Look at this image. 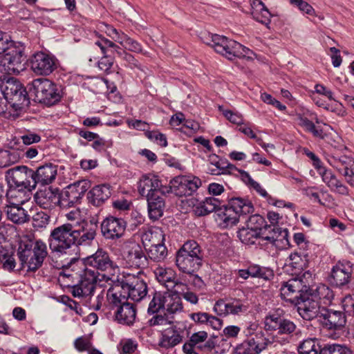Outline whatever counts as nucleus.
Returning a JSON list of instances; mask_svg holds the SVG:
<instances>
[{
  "label": "nucleus",
  "mask_w": 354,
  "mask_h": 354,
  "mask_svg": "<svg viewBox=\"0 0 354 354\" xmlns=\"http://www.w3.org/2000/svg\"><path fill=\"white\" fill-rule=\"evenodd\" d=\"M28 91L35 100L52 106L61 100V94L57 86L52 81L46 78H37L28 84Z\"/></svg>",
  "instance_id": "5"
},
{
  "label": "nucleus",
  "mask_w": 354,
  "mask_h": 354,
  "mask_svg": "<svg viewBox=\"0 0 354 354\" xmlns=\"http://www.w3.org/2000/svg\"><path fill=\"white\" fill-rule=\"evenodd\" d=\"M267 225L263 216L259 214H254L249 217L246 225L256 232L262 231L264 226Z\"/></svg>",
  "instance_id": "54"
},
{
  "label": "nucleus",
  "mask_w": 354,
  "mask_h": 354,
  "mask_svg": "<svg viewBox=\"0 0 354 354\" xmlns=\"http://www.w3.org/2000/svg\"><path fill=\"white\" fill-rule=\"evenodd\" d=\"M20 138L23 143L26 145L37 143L41 140V137L39 135L29 131L21 135Z\"/></svg>",
  "instance_id": "62"
},
{
  "label": "nucleus",
  "mask_w": 354,
  "mask_h": 354,
  "mask_svg": "<svg viewBox=\"0 0 354 354\" xmlns=\"http://www.w3.org/2000/svg\"><path fill=\"white\" fill-rule=\"evenodd\" d=\"M46 245L41 241H22L18 249V256L23 268L35 271L40 268L47 256Z\"/></svg>",
  "instance_id": "3"
},
{
  "label": "nucleus",
  "mask_w": 354,
  "mask_h": 354,
  "mask_svg": "<svg viewBox=\"0 0 354 354\" xmlns=\"http://www.w3.org/2000/svg\"><path fill=\"white\" fill-rule=\"evenodd\" d=\"M321 317L324 318V324L330 329H339L346 322L344 312L329 309L326 306L321 311Z\"/></svg>",
  "instance_id": "22"
},
{
  "label": "nucleus",
  "mask_w": 354,
  "mask_h": 354,
  "mask_svg": "<svg viewBox=\"0 0 354 354\" xmlns=\"http://www.w3.org/2000/svg\"><path fill=\"white\" fill-rule=\"evenodd\" d=\"M183 255L203 260V253L200 245L194 240L186 241L178 250Z\"/></svg>",
  "instance_id": "41"
},
{
  "label": "nucleus",
  "mask_w": 354,
  "mask_h": 354,
  "mask_svg": "<svg viewBox=\"0 0 354 354\" xmlns=\"http://www.w3.org/2000/svg\"><path fill=\"white\" fill-rule=\"evenodd\" d=\"M74 347L79 352L87 351L88 353L92 348V343L89 337L82 336L74 341Z\"/></svg>",
  "instance_id": "55"
},
{
  "label": "nucleus",
  "mask_w": 354,
  "mask_h": 354,
  "mask_svg": "<svg viewBox=\"0 0 354 354\" xmlns=\"http://www.w3.org/2000/svg\"><path fill=\"white\" fill-rule=\"evenodd\" d=\"M146 250H147L148 257L153 261L160 262L163 261L167 255V250L164 243L150 245L146 248Z\"/></svg>",
  "instance_id": "46"
},
{
  "label": "nucleus",
  "mask_w": 354,
  "mask_h": 354,
  "mask_svg": "<svg viewBox=\"0 0 354 354\" xmlns=\"http://www.w3.org/2000/svg\"><path fill=\"white\" fill-rule=\"evenodd\" d=\"M124 259L128 266L144 268L147 266L148 260L142 248L136 243H129L125 245Z\"/></svg>",
  "instance_id": "17"
},
{
  "label": "nucleus",
  "mask_w": 354,
  "mask_h": 354,
  "mask_svg": "<svg viewBox=\"0 0 354 354\" xmlns=\"http://www.w3.org/2000/svg\"><path fill=\"white\" fill-rule=\"evenodd\" d=\"M162 299V295L160 293H156L149 303L148 311L149 313H155L159 310L162 309L163 306Z\"/></svg>",
  "instance_id": "60"
},
{
  "label": "nucleus",
  "mask_w": 354,
  "mask_h": 354,
  "mask_svg": "<svg viewBox=\"0 0 354 354\" xmlns=\"http://www.w3.org/2000/svg\"><path fill=\"white\" fill-rule=\"evenodd\" d=\"M219 110L222 111L223 115L232 123L238 125L243 124V119L242 115L238 112H233L230 110L223 109L222 106H219Z\"/></svg>",
  "instance_id": "57"
},
{
  "label": "nucleus",
  "mask_w": 354,
  "mask_h": 354,
  "mask_svg": "<svg viewBox=\"0 0 354 354\" xmlns=\"http://www.w3.org/2000/svg\"><path fill=\"white\" fill-rule=\"evenodd\" d=\"M182 341L181 335L173 328L162 334L160 346L163 348H171L178 344Z\"/></svg>",
  "instance_id": "45"
},
{
  "label": "nucleus",
  "mask_w": 354,
  "mask_h": 354,
  "mask_svg": "<svg viewBox=\"0 0 354 354\" xmlns=\"http://www.w3.org/2000/svg\"><path fill=\"white\" fill-rule=\"evenodd\" d=\"M146 136L151 141L157 143L160 147H166L167 141L165 135L158 131H148L145 132Z\"/></svg>",
  "instance_id": "56"
},
{
  "label": "nucleus",
  "mask_w": 354,
  "mask_h": 354,
  "mask_svg": "<svg viewBox=\"0 0 354 354\" xmlns=\"http://www.w3.org/2000/svg\"><path fill=\"white\" fill-rule=\"evenodd\" d=\"M238 237L242 243L247 245L254 244L256 241L261 240L259 232H256L248 227L239 230ZM259 243H260V241Z\"/></svg>",
  "instance_id": "47"
},
{
  "label": "nucleus",
  "mask_w": 354,
  "mask_h": 354,
  "mask_svg": "<svg viewBox=\"0 0 354 354\" xmlns=\"http://www.w3.org/2000/svg\"><path fill=\"white\" fill-rule=\"evenodd\" d=\"M58 199L57 205L64 209L73 207L80 202L73 192L67 187L61 194L58 192Z\"/></svg>",
  "instance_id": "48"
},
{
  "label": "nucleus",
  "mask_w": 354,
  "mask_h": 354,
  "mask_svg": "<svg viewBox=\"0 0 354 354\" xmlns=\"http://www.w3.org/2000/svg\"><path fill=\"white\" fill-rule=\"evenodd\" d=\"M172 319V317L166 315H156L149 320V325L156 326L163 334L174 328V325Z\"/></svg>",
  "instance_id": "42"
},
{
  "label": "nucleus",
  "mask_w": 354,
  "mask_h": 354,
  "mask_svg": "<svg viewBox=\"0 0 354 354\" xmlns=\"http://www.w3.org/2000/svg\"><path fill=\"white\" fill-rule=\"evenodd\" d=\"M162 310L170 314L180 312L183 310L181 298L178 295L166 292L162 295Z\"/></svg>",
  "instance_id": "39"
},
{
  "label": "nucleus",
  "mask_w": 354,
  "mask_h": 354,
  "mask_svg": "<svg viewBox=\"0 0 354 354\" xmlns=\"http://www.w3.org/2000/svg\"><path fill=\"white\" fill-rule=\"evenodd\" d=\"M57 166L53 164H47L33 171V178L35 181V187L38 183L45 185L53 183L57 176Z\"/></svg>",
  "instance_id": "28"
},
{
  "label": "nucleus",
  "mask_w": 354,
  "mask_h": 354,
  "mask_svg": "<svg viewBox=\"0 0 354 354\" xmlns=\"http://www.w3.org/2000/svg\"><path fill=\"white\" fill-rule=\"evenodd\" d=\"M111 195V187L102 184L93 187L87 194L88 203L95 207L102 206Z\"/></svg>",
  "instance_id": "24"
},
{
  "label": "nucleus",
  "mask_w": 354,
  "mask_h": 354,
  "mask_svg": "<svg viewBox=\"0 0 354 354\" xmlns=\"http://www.w3.org/2000/svg\"><path fill=\"white\" fill-rule=\"evenodd\" d=\"M202 261L203 260L187 257L178 252L176 254V266L180 272L189 275H192L200 269Z\"/></svg>",
  "instance_id": "26"
},
{
  "label": "nucleus",
  "mask_w": 354,
  "mask_h": 354,
  "mask_svg": "<svg viewBox=\"0 0 354 354\" xmlns=\"http://www.w3.org/2000/svg\"><path fill=\"white\" fill-rule=\"evenodd\" d=\"M20 156L15 150H0V167H6L19 161Z\"/></svg>",
  "instance_id": "49"
},
{
  "label": "nucleus",
  "mask_w": 354,
  "mask_h": 354,
  "mask_svg": "<svg viewBox=\"0 0 354 354\" xmlns=\"http://www.w3.org/2000/svg\"><path fill=\"white\" fill-rule=\"evenodd\" d=\"M5 208L8 218L15 223L23 224L30 220L28 211L22 206L7 205Z\"/></svg>",
  "instance_id": "36"
},
{
  "label": "nucleus",
  "mask_w": 354,
  "mask_h": 354,
  "mask_svg": "<svg viewBox=\"0 0 354 354\" xmlns=\"http://www.w3.org/2000/svg\"><path fill=\"white\" fill-rule=\"evenodd\" d=\"M353 268L348 262H338L331 269L329 283L334 286L342 288L347 286L351 281Z\"/></svg>",
  "instance_id": "20"
},
{
  "label": "nucleus",
  "mask_w": 354,
  "mask_h": 354,
  "mask_svg": "<svg viewBox=\"0 0 354 354\" xmlns=\"http://www.w3.org/2000/svg\"><path fill=\"white\" fill-rule=\"evenodd\" d=\"M229 314L239 315L248 310V304L245 301L237 299H231L228 301Z\"/></svg>",
  "instance_id": "53"
},
{
  "label": "nucleus",
  "mask_w": 354,
  "mask_h": 354,
  "mask_svg": "<svg viewBox=\"0 0 354 354\" xmlns=\"http://www.w3.org/2000/svg\"><path fill=\"white\" fill-rule=\"evenodd\" d=\"M122 47L127 52V50L136 53H141L142 52V45L130 37L127 38Z\"/></svg>",
  "instance_id": "59"
},
{
  "label": "nucleus",
  "mask_w": 354,
  "mask_h": 354,
  "mask_svg": "<svg viewBox=\"0 0 354 354\" xmlns=\"http://www.w3.org/2000/svg\"><path fill=\"white\" fill-rule=\"evenodd\" d=\"M6 178L10 187L35 188L33 170L26 166H18L6 172Z\"/></svg>",
  "instance_id": "9"
},
{
  "label": "nucleus",
  "mask_w": 354,
  "mask_h": 354,
  "mask_svg": "<svg viewBox=\"0 0 354 354\" xmlns=\"http://www.w3.org/2000/svg\"><path fill=\"white\" fill-rule=\"evenodd\" d=\"M319 175L322 176V180L332 191L342 195L348 194V187L330 170L321 169Z\"/></svg>",
  "instance_id": "31"
},
{
  "label": "nucleus",
  "mask_w": 354,
  "mask_h": 354,
  "mask_svg": "<svg viewBox=\"0 0 354 354\" xmlns=\"http://www.w3.org/2000/svg\"><path fill=\"white\" fill-rule=\"evenodd\" d=\"M136 317V309L134 305L129 301L120 305L115 312L116 320L122 324L132 325Z\"/></svg>",
  "instance_id": "32"
},
{
  "label": "nucleus",
  "mask_w": 354,
  "mask_h": 354,
  "mask_svg": "<svg viewBox=\"0 0 354 354\" xmlns=\"http://www.w3.org/2000/svg\"><path fill=\"white\" fill-rule=\"evenodd\" d=\"M296 325L290 320L283 319L277 313H270L264 319L266 330H277L279 334H292L296 330Z\"/></svg>",
  "instance_id": "18"
},
{
  "label": "nucleus",
  "mask_w": 354,
  "mask_h": 354,
  "mask_svg": "<svg viewBox=\"0 0 354 354\" xmlns=\"http://www.w3.org/2000/svg\"><path fill=\"white\" fill-rule=\"evenodd\" d=\"M272 342V340L265 336L263 331H259L254 337L243 342V344L249 354H259Z\"/></svg>",
  "instance_id": "29"
},
{
  "label": "nucleus",
  "mask_w": 354,
  "mask_h": 354,
  "mask_svg": "<svg viewBox=\"0 0 354 354\" xmlns=\"http://www.w3.org/2000/svg\"><path fill=\"white\" fill-rule=\"evenodd\" d=\"M321 348L317 339L308 338L299 343L297 351L299 354H319Z\"/></svg>",
  "instance_id": "44"
},
{
  "label": "nucleus",
  "mask_w": 354,
  "mask_h": 354,
  "mask_svg": "<svg viewBox=\"0 0 354 354\" xmlns=\"http://www.w3.org/2000/svg\"><path fill=\"white\" fill-rule=\"evenodd\" d=\"M328 163L345 178L346 182L354 187V159L345 155H333L328 160Z\"/></svg>",
  "instance_id": "13"
},
{
  "label": "nucleus",
  "mask_w": 354,
  "mask_h": 354,
  "mask_svg": "<svg viewBox=\"0 0 354 354\" xmlns=\"http://www.w3.org/2000/svg\"><path fill=\"white\" fill-rule=\"evenodd\" d=\"M126 227L124 219L108 216L101 223V232L105 239L114 240L123 236Z\"/></svg>",
  "instance_id": "19"
},
{
  "label": "nucleus",
  "mask_w": 354,
  "mask_h": 354,
  "mask_svg": "<svg viewBox=\"0 0 354 354\" xmlns=\"http://www.w3.org/2000/svg\"><path fill=\"white\" fill-rule=\"evenodd\" d=\"M75 227L69 223L54 228L48 239L49 248L52 252L66 253V250L74 245Z\"/></svg>",
  "instance_id": "6"
},
{
  "label": "nucleus",
  "mask_w": 354,
  "mask_h": 354,
  "mask_svg": "<svg viewBox=\"0 0 354 354\" xmlns=\"http://www.w3.org/2000/svg\"><path fill=\"white\" fill-rule=\"evenodd\" d=\"M138 191L141 196L146 197L147 199L160 194L169 193V187L162 185L159 178L152 174L141 176L138 184Z\"/></svg>",
  "instance_id": "10"
},
{
  "label": "nucleus",
  "mask_w": 354,
  "mask_h": 354,
  "mask_svg": "<svg viewBox=\"0 0 354 354\" xmlns=\"http://www.w3.org/2000/svg\"><path fill=\"white\" fill-rule=\"evenodd\" d=\"M313 296L319 301L321 305L327 306L332 304L335 295L333 291L328 286L325 284H319Z\"/></svg>",
  "instance_id": "43"
},
{
  "label": "nucleus",
  "mask_w": 354,
  "mask_h": 354,
  "mask_svg": "<svg viewBox=\"0 0 354 354\" xmlns=\"http://www.w3.org/2000/svg\"><path fill=\"white\" fill-rule=\"evenodd\" d=\"M214 311L219 316L229 315L228 301L221 299L217 301L214 306Z\"/></svg>",
  "instance_id": "64"
},
{
  "label": "nucleus",
  "mask_w": 354,
  "mask_h": 354,
  "mask_svg": "<svg viewBox=\"0 0 354 354\" xmlns=\"http://www.w3.org/2000/svg\"><path fill=\"white\" fill-rule=\"evenodd\" d=\"M292 5L297 6L301 12L314 16L315 15V11L314 8L306 1L303 0H290Z\"/></svg>",
  "instance_id": "58"
},
{
  "label": "nucleus",
  "mask_w": 354,
  "mask_h": 354,
  "mask_svg": "<svg viewBox=\"0 0 354 354\" xmlns=\"http://www.w3.org/2000/svg\"><path fill=\"white\" fill-rule=\"evenodd\" d=\"M297 312L306 320H312L319 315L325 306H322L319 301L313 296H301L297 301Z\"/></svg>",
  "instance_id": "15"
},
{
  "label": "nucleus",
  "mask_w": 354,
  "mask_h": 354,
  "mask_svg": "<svg viewBox=\"0 0 354 354\" xmlns=\"http://www.w3.org/2000/svg\"><path fill=\"white\" fill-rule=\"evenodd\" d=\"M203 41L212 46L214 50L228 59L234 57L252 59L254 53L237 41L229 39L224 36L204 33L201 37Z\"/></svg>",
  "instance_id": "2"
},
{
  "label": "nucleus",
  "mask_w": 354,
  "mask_h": 354,
  "mask_svg": "<svg viewBox=\"0 0 354 354\" xmlns=\"http://www.w3.org/2000/svg\"><path fill=\"white\" fill-rule=\"evenodd\" d=\"M32 71L37 75H48L56 68V59L47 53L37 52L30 59Z\"/></svg>",
  "instance_id": "12"
},
{
  "label": "nucleus",
  "mask_w": 354,
  "mask_h": 354,
  "mask_svg": "<svg viewBox=\"0 0 354 354\" xmlns=\"http://www.w3.org/2000/svg\"><path fill=\"white\" fill-rule=\"evenodd\" d=\"M207 333L205 331H198L192 335L188 342H186L183 350L186 354H198L196 349L204 351H210L214 346L215 343L213 339H207Z\"/></svg>",
  "instance_id": "16"
},
{
  "label": "nucleus",
  "mask_w": 354,
  "mask_h": 354,
  "mask_svg": "<svg viewBox=\"0 0 354 354\" xmlns=\"http://www.w3.org/2000/svg\"><path fill=\"white\" fill-rule=\"evenodd\" d=\"M254 207L252 203L241 198H231L227 205L221 209L217 213V221L223 227H228L235 225L240 216L252 213Z\"/></svg>",
  "instance_id": "4"
},
{
  "label": "nucleus",
  "mask_w": 354,
  "mask_h": 354,
  "mask_svg": "<svg viewBox=\"0 0 354 354\" xmlns=\"http://www.w3.org/2000/svg\"><path fill=\"white\" fill-rule=\"evenodd\" d=\"M32 189L24 187H10L6 192L8 204L22 206L29 203Z\"/></svg>",
  "instance_id": "27"
},
{
  "label": "nucleus",
  "mask_w": 354,
  "mask_h": 354,
  "mask_svg": "<svg viewBox=\"0 0 354 354\" xmlns=\"http://www.w3.org/2000/svg\"><path fill=\"white\" fill-rule=\"evenodd\" d=\"M250 277L269 279L272 276V270L268 268H263L259 265H251L248 268Z\"/></svg>",
  "instance_id": "51"
},
{
  "label": "nucleus",
  "mask_w": 354,
  "mask_h": 354,
  "mask_svg": "<svg viewBox=\"0 0 354 354\" xmlns=\"http://www.w3.org/2000/svg\"><path fill=\"white\" fill-rule=\"evenodd\" d=\"M72 270H77L78 283L72 286L71 292L74 297H87L94 292L98 277V272L92 268L100 271H115L118 269V265L113 261L109 253L102 248L84 259L79 260L73 259L71 261Z\"/></svg>",
  "instance_id": "1"
},
{
  "label": "nucleus",
  "mask_w": 354,
  "mask_h": 354,
  "mask_svg": "<svg viewBox=\"0 0 354 354\" xmlns=\"http://www.w3.org/2000/svg\"><path fill=\"white\" fill-rule=\"evenodd\" d=\"M205 207L209 211V213L213 212L214 211H217L218 212L221 209L220 208V205L221 202L216 198L214 197H208L204 200Z\"/></svg>",
  "instance_id": "63"
},
{
  "label": "nucleus",
  "mask_w": 354,
  "mask_h": 354,
  "mask_svg": "<svg viewBox=\"0 0 354 354\" xmlns=\"http://www.w3.org/2000/svg\"><path fill=\"white\" fill-rule=\"evenodd\" d=\"M0 56V72L19 74L25 68V56L21 46L12 42Z\"/></svg>",
  "instance_id": "7"
},
{
  "label": "nucleus",
  "mask_w": 354,
  "mask_h": 354,
  "mask_svg": "<svg viewBox=\"0 0 354 354\" xmlns=\"http://www.w3.org/2000/svg\"><path fill=\"white\" fill-rule=\"evenodd\" d=\"M252 7V15L257 21L268 26L270 23L271 13L261 0H250Z\"/></svg>",
  "instance_id": "33"
},
{
  "label": "nucleus",
  "mask_w": 354,
  "mask_h": 354,
  "mask_svg": "<svg viewBox=\"0 0 354 354\" xmlns=\"http://www.w3.org/2000/svg\"><path fill=\"white\" fill-rule=\"evenodd\" d=\"M90 181L84 179L69 185L67 188L73 192V194L80 201L84 195L85 192L90 188Z\"/></svg>",
  "instance_id": "50"
},
{
  "label": "nucleus",
  "mask_w": 354,
  "mask_h": 354,
  "mask_svg": "<svg viewBox=\"0 0 354 354\" xmlns=\"http://www.w3.org/2000/svg\"><path fill=\"white\" fill-rule=\"evenodd\" d=\"M74 245L77 246L91 245L96 236V227L86 224L80 229H75Z\"/></svg>",
  "instance_id": "30"
},
{
  "label": "nucleus",
  "mask_w": 354,
  "mask_h": 354,
  "mask_svg": "<svg viewBox=\"0 0 354 354\" xmlns=\"http://www.w3.org/2000/svg\"><path fill=\"white\" fill-rule=\"evenodd\" d=\"M201 185V180L196 176H178L170 181L169 192L179 196H189Z\"/></svg>",
  "instance_id": "11"
},
{
  "label": "nucleus",
  "mask_w": 354,
  "mask_h": 354,
  "mask_svg": "<svg viewBox=\"0 0 354 354\" xmlns=\"http://www.w3.org/2000/svg\"><path fill=\"white\" fill-rule=\"evenodd\" d=\"M35 201L44 209H53L57 205L59 201L58 189L46 187L39 190L35 194Z\"/></svg>",
  "instance_id": "23"
},
{
  "label": "nucleus",
  "mask_w": 354,
  "mask_h": 354,
  "mask_svg": "<svg viewBox=\"0 0 354 354\" xmlns=\"http://www.w3.org/2000/svg\"><path fill=\"white\" fill-rule=\"evenodd\" d=\"M141 239L144 246L147 248L150 245L164 243L165 234L161 228L153 227L147 230L142 234Z\"/></svg>",
  "instance_id": "34"
},
{
  "label": "nucleus",
  "mask_w": 354,
  "mask_h": 354,
  "mask_svg": "<svg viewBox=\"0 0 354 354\" xmlns=\"http://www.w3.org/2000/svg\"><path fill=\"white\" fill-rule=\"evenodd\" d=\"M106 298L110 304L118 306V308L120 305H124L128 302L129 299L127 295L124 292V287L122 282L109 288L106 293Z\"/></svg>",
  "instance_id": "35"
},
{
  "label": "nucleus",
  "mask_w": 354,
  "mask_h": 354,
  "mask_svg": "<svg viewBox=\"0 0 354 354\" xmlns=\"http://www.w3.org/2000/svg\"><path fill=\"white\" fill-rule=\"evenodd\" d=\"M50 216L44 212H39L32 216L34 225L38 227H45L49 221Z\"/></svg>",
  "instance_id": "61"
},
{
  "label": "nucleus",
  "mask_w": 354,
  "mask_h": 354,
  "mask_svg": "<svg viewBox=\"0 0 354 354\" xmlns=\"http://www.w3.org/2000/svg\"><path fill=\"white\" fill-rule=\"evenodd\" d=\"M308 254L304 251L295 252L289 256V264L299 276L308 266Z\"/></svg>",
  "instance_id": "37"
},
{
  "label": "nucleus",
  "mask_w": 354,
  "mask_h": 354,
  "mask_svg": "<svg viewBox=\"0 0 354 354\" xmlns=\"http://www.w3.org/2000/svg\"><path fill=\"white\" fill-rule=\"evenodd\" d=\"M147 201L149 218L153 221L160 218L163 214L165 207V201L160 194L147 198Z\"/></svg>",
  "instance_id": "40"
},
{
  "label": "nucleus",
  "mask_w": 354,
  "mask_h": 354,
  "mask_svg": "<svg viewBox=\"0 0 354 354\" xmlns=\"http://www.w3.org/2000/svg\"><path fill=\"white\" fill-rule=\"evenodd\" d=\"M260 239L278 246L279 241L288 242V230H281L275 225H266L262 231H259Z\"/></svg>",
  "instance_id": "25"
},
{
  "label": "nucleus",
  "mask_w": 354,
  "mask_h": 354,
  "mask_svg": "<svg viewBox=\"0 0 354 354\" xmlns=\"http://www.w3.org/2000/svg\"><path fill=\"white\" fill-rule=\"evenodd\" d=\"M297 122L300 127H303L305 130L311 132L314 136L323 138L322 130L317 129L314 123L307 118L299 116L297 118Z\"/></svg>",
  "instance_id": "52"
},
{
  "label": "nucleus",
  "mask_w": 354,
  "mask_h": 354,
  "mask_svg": "<svg viewBox=\"0 0 354 354\" xmlns=\"http://www.w3.org/2000/svg\"><path fill=\"white\" fill-rule=\"evenodd\" d=\"M304 283L303 279L298 278H292L284 282L280 289L281 297L291 302L296 299L297 301L302 296L300 292L306 287Z\"/></svg>",
  "instance_id": "21"
},
{
  "label": "nucleus",
  "mask_w": 354,
  "mask_h": 354,
  "mask_svg": "<svg viewBox=\"0 0 354 354\" xmlns=\"http://www.w3.org/2000/svg\"><path fill=\"white\" fill-rule=\"evenodd\" d=\"M153 273L156 279L168 290L174 286L176 273L172 268L159 266L154 270Z\"/></svg>",
  "instance_id": "38"
},
{
  "label": "nucleus",
  "mask_w": 354,
  "mask_h": 354,
  "mask_svg": "<svg viewBox=\"0 0 354 354\" xmlns=\"http://www.w3.org/2000/svg\"><path fill=\"white\" fill-rule=\"evenodd\" d=\"M1 91L7 101L15 110H21L28 104L26 88L14 78H8L0 84Z\"/></svg>",
  "instance_id": "8"
},
{
  "label": "nucleus",
  "mask_w": 354,
  "mask_h": 354,
  "mask_svg": "<svg viewBox=\"0 0 354 354\" xmlns=\"http://www.w3.org/2000/svg\"><path fill=\"white\" fill-rule=\"evenodd\" d=\"M121 282L124 287V292L127 295L128 298L139 301L147 295V283L139 276L129 274Z\"/></svg>",
  "instance_id": "14"
}]
</instances>
